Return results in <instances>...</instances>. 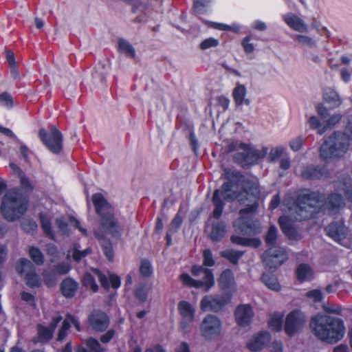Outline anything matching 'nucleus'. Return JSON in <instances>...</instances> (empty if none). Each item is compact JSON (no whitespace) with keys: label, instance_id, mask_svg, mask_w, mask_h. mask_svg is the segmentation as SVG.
<instances>
[{"label":"nucleus","instance_id":"7c9ffc66","mask_svg":"<svg viewBox=\"0 0 352 352\" xmlns=\"http://www.w3.org/2000/svg\"><path fill=\"white\" fill-rule=\"evenodd\" d=\"M261 281L267 288L275 292H279L281 286L276 276L272 272H265L261 276Z\"/></svg>","mask_w":352,"mask_h":352},{"label":"nucleus","instance_id":"2f4dec72","mask_svg":"<svg viewBox=\"0 0 352 352\" xmlns=\"http://www.w3.org/2000/svg\"><path fill=\"white\" fill-rule=\"evenodd\" d=\"M323 100L331 109L338 107L342 102L338 93L331 88H327L324 90L323 94Z\"/></svg>","mask_w":352,"mask_h":352},{"label":"nucleus","instance_id":"6ab92c4d","mask_svg":"<svg viewBox=\"0 0 352 352\" xmlns=\"http://www.w3.org/2000/svg\"><path fill=\"white\" fill-rule=\"evenodd\" d=\"M271 340V335L266 331H263L255 334L248 342L247 348L252 352H258L269 344Z\"/></svg>","mask_w":352,"mask_h":352},{"label":"nucleus","instance_id":"680f3d73","mask_svg":"<svg viewBox=\"0 0 352 352\" xmlns=\"http://www.w3.org/2000/svg\"><path fill=\"white\" fill-rule=\"evenodd\" d=\"M20 186L21 189L27 192H32L34 189L30 180L25 175L21 176L20 178Z\"/></svg>","mask_w":352,"mask_h":352},{"label":"nucleus","instance_id":"3c124183","mask_svg":"<svg viewBox=\"0 0 352 352\" xmlns=\"http://www.w3.org/2000/svg\"><path fill=\"white\" fill-rule=\"evenodd\" d=\"M56 274L54 273L52 269L50 270L44 271L43 273V277L44 283L48 287L53 286L56 283Z\"/></svg>","mask_w":352,"mask_h":352},{"label":"nucleus","instance_id":"5701e85b","mask_svg":"<svg viewBox=\"0 0 352 352\" xmlns=\"http://www.w3.org/2000/svg\"><path fill=\"white\" fill-rule=\"evenodd\" d=\"M325 206L329 214L333 215L338 213L344 206L342 196L336 192L330 193L325 200Z\"/></svg>","mask_w":352,"mask_h":352},{"label":"nucleus","instance_id":"a211bd4d","mask_svg":"<svg viewBox=\"0 0 352 352\" xmlns=\"http://www.w3.org/2000/svg\"><path fill=\"white\" fill-rule=\"evenodd\" d=\"M91 272L94 273L96 276H97L98 280L100 283L101 287L104 289L108 291L110 287L114 289H117L120 287L121 280L120 276L118 275L111 274L109 275V278H108L107 276L98 268L91 267Z\"/></svg>","mask_w":352,"mask_h":352},{"label":"nucleus","instance_id":"c85d7f7f","mask_svg":"<svg viewBox=\"0 0 352 352\" xmlns=\"http://www.w3.org/2000/svg\"><path fill=\"white\" fill-rule=\"evenodd\" d=\"M226 232V226L223 221L214 222L212 225L210 238L213 242L220 241Z\"/></svg>","mask_w":352,"mask_h":352},{"label":"nucleus","instance_id":"4d7b16f0","mask_svg":"<svg viewBox=\"0 0 352 352\" xmlns=\"http://www.w3.org/2000/svg\"><path fill=\"white\" fill-rule=\"evenodd\" d=\"M91 252V250L89 248H86L84 250H79L76 248H74L72 254V257L75 261L79 262L83 258L89 255Z\"/></svg>","mask_w":352,"mask_h":352},{"label":"nucleus","instance_id":"1a4fd4ad","mask_svg":"<svg viewBox=\"0 0 352 352\" xmlns=\"http://www.w3.org/2000/svg\"><path fill=\"white\" fill-rule=\"evenodd\" d=\"M16 270L23 277L26 285L29 288L36 289L41 286V278L36 273L35 266L28 259L25 258H20L16 264Z\"/></svg>","mask_w":352,"mask_h":352},{"label":"nucleus","instance_id":"6e6552de","mask_svg":"<svg viewBox=\"0 0 352 352\" xmlns=\"http://www.w3.org/2000/svg\"><path fill=\"white\" fill-rule=\"evenodd\" d=\"M38 138L43 144L52 153L60 154L63 148V136L56 126L52 125L50 130L41 129L38 131Z\"/></svg>","mask_w":352,"mask_h":352},{"label":"nucleus","instance_id":"a18cd8bd","mask_svg":"<svg viewBox=\"0 0 352 352\" xmlns=\"http://www.w3.org/2000/svg\"><path fill=\"white\" fill-rule=\"evenodd\" d=\"M101 247L102 252L107 260L110 262H113L114 258V251L112 243L109 240H104L101 245Z\"/></svg>","mask_w":352,"mask_h":352},{"label":"nucleus","instance_id":"4468645a","mask_svg":"<svg viewBox=\"0 0 352 352\" xmlns=\"http://www.w3.org/2000/svg\"><path fill=\"white\" fill-rule=\"evenodd\" d=\"M200 329L204 338L206 340H212L220 334L221 322L218 317L208 314L201 323Z\"/></svg>","mask_w":352,"mask_h":352},{"label":"nucleus","instance_id":"774afa93","mask_svg":"<svg viewBox=\"0 0 352 352\" xmlns=\"http://www.w3.org/2000/svg\"><path fill=\"white\" fill-rule=\"evenodd\" d=\"M217 103L220 106L223 111L228 110L230 104V100L225 96H219L216 98Z\"/></svg>","mask_w":352,"mask_h":352},{"label":"nucleus","instance_id":"603ef678","mask_svg":"<svg viewBox=\"0 0 352 352\" xmlns=\"http://www.w3.org/2000/svg\"><path fill=\"white\" fill-rule=\"evenodd\" d=\"M219 44V41L218 39L210 37L204 39L199 44L200 49L205 50L209 49L210 47H215L218 46Z\"/></svg>","mask_w":352,"mask_h":352},{"label":"nucleus","instance_id":"864d4df0","mask_svg":"<svg viewBox=\"0 0 352 352\" xmlns=\"http://www.w3.org/2000/svg\"><path fill=\"white\" fill-rule=\"evenodd\" d=\"M0 104L8 109H11L13 107V100L12 96L4 91L0 94Z\"/></svg>","mask_w":352,"mask_h":352},{"label":"nucleus","instance_id":"4be33fe9","mask_svg":"<svg viewBox=\"0 0 352 352\" xmlns=\"http://www.w3.org/2000/svg\"><path fill=\"white\" fill-rule=\"evenodd\" d=\"M219 286L224 294H232L235 287L233 272L230 269L224 270L218 279Z\"/></svg>","mask_w":352,"mask_h":352},{"label":"nucleus","instance_id":"de8ad7c7","mask_svg":"<svg viewBox=\"0 0 352 352\" xmlns=\"http://www.w3.org/2000/svg\"><path fill=\"white\" fill-rule=\"evenodd\" d=\"M51 269L56 275H65L70 271L71 267L69 264L62 262L53 265Z\"/></svg>","mask_w":352,"mask_h":352},{"label":"nucleus","instance_id":"a19ab883","mask_svg":"<svg viewBox=\"0 0 352 352\" xmlns=\"http://www.w3.org/2000/svg\"><path fill=\"white\" fill-rule=\"evenodd\" d=\"M38 336L41 342L50 341L54 335V332L48 327H45L41 324L37 325Z\"/></svg>","mask_w":352,"mask_h":352},{"label":"nucleus","instance_id":"8fccbe9b","mask_svg":"<svg viewBox=\"0 0 352 352\" xmlns=\"http://www.w3.org/2000/svg\"><path fill=\"white\" fill-rule=\"evenodd\" d=\"M305 296L309 299H311L314 302L318 303L322 301L323 294L322 292L318 289H314L307 292Z\"/></svg>","mask_w":352,"mask_h":352},{"label":"nucleus","instance_id":"f704fd0d","mask_svg":"<svg viewBox=\"0 0 352 352\" xmlns=\"http://www.w3.org/2000/svg\"><path fill=\"white\" fill-rule=\"evenodd\" d=\"M245 252L228 249L221 252V256L229 261L230 263L236 265L239 263V259L243 256Z\"/></svg>","mask_w":352,"mask_h":352},{"label":"nucleus","instance_id":"2eb2a0df","mask_svg":"<svg viewBox=\"0 0 352 352\" xmlns=\"http://www.w3.org/2000/svg\"><path fill=\"white\" fill-rule=\"evenodd\" d=\"M177 309L182 316L179 327L185 334L189 331V328L195 320V310L193 306L186 300H180L178 302Z\"/></svg>","mask_w":352,"mask_h":352},{"label":"nucleus","instance_id":"39448f33","mask_svg":"<svg viewBox=\"0 0 352 352\" xmlns=\"http://www.w3.org/2000/svg\"><path fill=\"white\" fill-rule=\"evenodd\" d=\"M350 135L341 131H335L324 138L319 148L320 159L325 162L342 157L349 150L352 142V122L346 126Z\"/></svg>","mask_w":352,"mask_h":352},{"label":"nucleus","instance_id":"c03bdc74","mask_svg":"<svg viewBox=\"0 0 352 352\" xmlns=\"http://www.w3.org/2000/svg\"><path fill=\"white\" fill-rule=\"evenodd\" d=\"M153 270L151 262L146 258L141 261L140 266V273L143 277H150L153 274Z\"/></svg>","mask_w":352,"mask_h":352},{"label":"nucleus","instance_id":"ea45409f","mask_svg":"<svg viewBox=\"0 0 352 352\" xmlns=\"http://www.w3.org/2000/svg\"><path fill=\"white\" fill-rule=\"evenodd\" d=\"M182 283L189 287H195L197 289L202 288L204 291V285L201 280H195L192 278L188 274L183 273L179 276Z\"/></svg>","mask_w":352,"mask_h":352},{"label":"nucleus","instance_id":"09e8293b","mask_svg":"<svg viewBox=\"0 0 352 352\" xmlns=\"http://www.w3.org/2000/svg\"><path fill=\"white\" fill-rule=\"evenodd\" d=\"M214 264L215 260L212 251L210 249L204 250L203 252V265L206 267H212Z\"/></svg>","mask_w":352,"mask_h":352},{"label":"nucleus","instance_id":"e433bc0d","mask_svg":"<svg viewBox=\"0 0 352 352\" xmlns=\"http://www.w3.org/2000/svg\"><path fill=\"white\" fill-rule=\"evenodd\" d=\"M151 290V285L145 283L139 284L135 290V296L136 299L141 303H144L148 296V294Z\"/></svg>","mask_w":352,"mask_h":352},{"label":"nucleus","instance_id":"5fc2aeb1","mask_svg":"<svg viewBox=\"0 0 352 352\" xmlns=\"http://www.w3.org/2000/svg\"><path fill=\"white\" fill-rule=\"evenodd\" d=\"M252 40V36L248 35L245 36L241 41V45L243 48L244 52L246 54H251L254 50V45L252 43L250 42Z\"/></svg>","mask_w":352,"mask_h":352},{"label":"nucleus","instance_id":"7ed1b4c3","mask_svg":"<svg viewBox=\"0 0 352 352\" xmlns=\"http://www.w3.org/2000/svg\"><path fill=\"white\" fill-rule=\"evenodd\" d=\"M91 200L96 214L99 217L100 230L94 232L98 240L104 239L106 235L118 240L121 238L124 227L116 217L114 208L100 192L92 195Z\"/></svg>","mask_w":352,"mask_h":352},{"label":"nucleus","instance_id":"0eeeda50","mask_svg":"<svg viewBox=\"0 0 352 352\" xmlns=\"http://www.w3.org/2000/svg\"><path fill=\"white\" fill-rule=\"evenodd\" d=\"M234 149L243 151L236 153L233 157L234 162L243 168L256 164L261 159H263L266 156L268 151L266 147H263L261 151L255 149L250 144L245 142H240Z\"/></svg>","mask_w":352,"mask_h":352},{"label":"nucleus","instance_id":"473e14b6","mask_svg":"<svg viewBox=\"0 0 352 352\" xmlns=\"http://www.w3.org/2000/svg\"><path fill=\"white\" fill-rule=\"evenodd\" d=\"M41 228L44 234L52 240H55V234L52 228V221L48 215L45 212L38 214Z\"/></svg>","mask_w":352,"mask_h":352},{"label":"nucleus","instance_id":"58836bf2","mask_svg":"<svg viewBox=\"0 0 352 352\" xmlns=\"http://www.w3.org/2000/svg\"><path fill=\"white\" fill-rule=\"evenodd\" d=\"M265 243L268 248L276 247L278 239V230L275 225H271L265 236Z\"/></svg>","mask_w":352,"mask_h":352},{"label":"nucleus","instance_id":"423d86ee","mask_svg":"<svg viewBox=\"0 0 352 352\" xmlns=\"http://www.w3.org/2000/svg\"><path fill=\"white\" fill-rule=\"evenodd\" d=\"M29 200L18 188L9 190L3 197L1 212L8 221L20 219L28 210Z\"/></svg>","mask_w":352,"mask_h":352},{"label":"nucleus","instance_id":"4c0bfd02","mask_svg":"<svg viewBox=\"0 0 352 352\" xmlns=\"http://www.w3.org/2000/svg\"><path fill=\"white\" fill-rule=\"evenodd\" d=\"M118 51L124 53L126 56L133 58L136 56L134 47L124 38H119L118 41Z\"/></svg>","mask_w":352,"mask_h":352},{"label":"nucleus","instance_id":"6e6d98bb","mask_svg":"<svg viewBox=\"0 0 352 352\" xmlns=\"http://www.w3.org/2000/svg\"><path fill=\"white\" fill-rule=\"evenodd\" d=\"M183 223V219L182 217L179 215L176 214L175 217L173 219V220L170 222L169 231L171 232L176 233L179 231Z\"/></svg>","mask_w":352,"mask_h":352},{"label":"nucleus","instance_id":"b1692460","mask_svg":"<svg viewBox=\"0 0 352 352\" xmlns=\"http://www.w3.org/2000/svg\"><path fill=\"white\" fill-rule=\"evenodd\" d=\"M327 235L335 241L340 242L345 238V226L344 222L336 221L325 228Z\"/></svg>","mask_w":352,"mask_h":352},{"label":"nucleus","instance_id":"9d476101","mask_svg":"<svg viewBox=\"0 0 352 352\" xmlns=\"http://www.w3.org/2000/svg\"><path fill=\"white\" fill-rule=\"evenodd\" d=\"M331 175V170L326 164H308L302 166L300 172V177L305 181H323Z\"/></svg>","mask_w":352,"mask_h":352},{"label":"nucleus","instance_id":"9b49d317","mask_svg":"<svg viewBox=\"0 0 352 352\" xmlns=\"http://www.w3.org/2000/svg\"><path fill=\"white\" fill-rule=\"evenodd\" d=\"M232 294L224 295H206L200 302V308L203 311H212L217 313L224 309L230 302Z\"/></svg>","mask_w":352,"mask_h":352},{"label":"nucleus","instance_id":"dca6fc26","mask_svg":"<svg viewBox=\"0 0 352 352\" xmlns=\"http://www.w3.org/2000/svg\"><path fill=\"white\" fill-rule=\"evenodd\" d=\"M87 323L93 331L101 333L105 331L109 327L110 318L106 312L94 309L89 314Z\"/></svg>","mask_w":352,"mask_h":352},{"label":"nucleus","instance_id":"13d9d810","mask_svg":"<svg viewBox=\"0 0 352 352\" xmlns=\"http://www.w3.org/2000/svg\"><path fill=\"white\" fill-rule=\"evenodd\" d=\"M210 27L219 30H224V31H234L237 32L239 30V28H232L229 25L221 23H217V22H209Z\"/></svg>","mask_w":352,"mask_h":352},{"label":"nucleus","instance_id":"bb28decb","mask_svg":"<svg viewBox=\"0 0 352 352\" xmlns=\"http://www.w3.org/2000/svg\"><path fill=\"white\" fill-rule=\"evenodd\" d=\"M246 87L244 85L238 84L234 89L232 92V97L236 107H241L243 104L249 106L251 100L249 98H245Z\"/></svg>","mask_w":352,"mask_h":352},{"label":"nucleus","instance_id":"c756f323","mask_svg":"<svg viewBox=\"0 0 352 352\" xmlns=\"http://www.w3.org/2000/svg\"><path fill=\"white\" fill-rule=\"evenodd\" d=\"M85 344L88 349L82 346L76 348V352H105L106 349L100 346L98 340L93 337H89L85 340Z\"/></svg>","mask_w":352,"mask_h":352},{"label":"nucleus","instance_id":"c9c22d12","mask_svg":"<svg viewBox=\"0 0 352 352\" xmlns=\"http://www.w3.org/2000/svg\"><path fill=\"white\" fill-rule=\"evenodd\" d=\"M94 274L91 272H85L81 279L82 285L86 289H90L93 293L98 292V285L96 283Z\"/></svg>","mask_w":352,"mask_h":352},{"label":"nucleus","instance_id":"f8f14e48","mask_svg":"<svg viewBox=\"0 0 352 352\" xmlns=\"http://www.w3.org/2000/svg\"><path fill=\"white\" fill-rule=\"evenodd\" d=\"M306 322L305 314L300 309H294L286 316L284 331L288 336L292 337L303 329Z\"/></svg>","mask_w":352,"mask_h":352},{"label":"nucleus","instance_id":"69168bd1","mask_svg":"<svg viewBox=\"0 0 352 352\" xmlns=\"http://www.w3.org/2000/svg\"><path fill=\"white\" fill-rule=\"evenodd\" d=\"M303 142L304 140L302 136H298L296 138L292 140L289 143L291 149L294 151H299L302 146Z\"/></svg>","mask_w":352,"mask_h":352},{"label":"nucleus","instance_id":"a878e982","mask_svg":"<svg viewBox=\"0 0 352 352\" xmlns=\"http://www.w3.org/2000/svg\"><path fill=\"white\" fill-rule=\"evenodd\" d=\"M285 23L292 30L299 32H307V26L300 17L292 12H289L283 17Z\"/></svg>","mask_w":352,"mask_h":352},{"label":"nucleus","instance_id":"cd10ccee","mask_svg":"<svg viewBox=\"0 0 352 352\" xmlns=\"http://www.w3.org/2000/svg\"><path fill=\"white\" fill-rule=\"evenodd\" d=\"M296 276L300 283L309 282L314 278L313 270L306 263L298 265L296 270Z\"/></svg>","mask_w":352,"mask_h":352},{"label":"nucleus","instance_id":"aec40b11","mask_svg":"<svg viewBox=\"0 0 352 352\" xmlns=\"http://www.w3.org/2000/svg\"><path fill=\"white\" fill-rule=\"evenodd\" d=\"M190 272L194 276H199L201 274H204L201 280L204 285V292H208L215 284L214 276L212 270L204 267L202 265H194Z\"/></svg>","mask_w":352,"mask_h":352},{"label":"nucleus","instance_id":"412c9836","mask_svg":"<svg viewBox=\"0 0 352 352\" xmlns=\"http://www.w3.org/2000/svg\"><path fill=\"white\" fill-rule=\"evenodd\" d=\"M254 313L252 307L249 305H240L236 307L234 311L235 320L240 327H247L252 321Z\"/></svg>","mask_w":352,"mask_h":352},{"label":"nucleus","instance_id":"e2e57ef3","mask_svg":"<svg viewBox=\"0 0 352 352\" xmlns=\"http://www.w3.org/2000/svg\"><path fill=\"white\" fill-rule=\"evenodd\" d=\"M296 40L303 45L312 47L315 45V41L310 37L305 35H296Z\"/></svg>","mask_w":352,"mask_h":352},{"label":"nucleus","instance_id":"f3484780","mask_svg":"<svg viewBox=\"0 0 352 352\" xmlns=\"http://www.w3.org/2000/svg\"><path fill=\"white\" fill-rule=\"evenodd\" d=\"M278 223L284 235L291 241H300L302 239L301 232L292 224L288 216H280Z\"/></svg>","mask_w":352,"mask_h":352},{"label":"nucleus","instance_id":"49530a36","mask_svg":"<svg viewBox=\"0 0 352 352\" xmlns=\"http://www.w3.org/2000/svg\"><path fill=\"white\" fill-rule=\"evenodd\" d=\"M308 123L311 129H318L319 135H322L326 131V126H322L320 121L315 116H312L309 118Z\"/></svg>","mask_w":352,"mask_h":352},{"label":"nucleus","instance_id":"bf43d9fd","mask_svg":"<svg viewBox=\"0 0 352 352\" xmlns=\"http://www.w3.org/2000/svg\"><path fill=\"white\" fill-rule=\"evenodd\" d=\"M284 149L283 147L272 148L270 152L268 160L269 162H275L283 155Z\"/></svg>","mask_w":352,"mask_h":352},{"label":"nucleus","instance_id":"0e129e2a","mask_svg":"<svg viewBox=\"0 0 352 352\" xmlns=\"http://www.w3.org/2000/svg\"><path fill=\"white\" fill-rule=\"evenodd\" d=\"M20 296L22 300L26 302L31 306H36L35 296L31 293L23 291L21 292Z\"/></svg>","mask_w":352,"mask_h":352},{"label":"nucleus","instance_id":"393cba45","mask_svg":"<svg viewBox=\"0 0 352 352\" xmlns=\"http://www.w3.org/2000/svg\"><path fill=\"white\" fill-rule=\"evenodd\" d=\"M79 287L78 283L71 277L64 278L60 285V292L66 298L75 296Z\"/></svg>","mask_w":352,"mask_h":352},{"label":"nucleus","instance_id":"f257e3e1","mask_svg":"<svg viewBox=\"0 0 352 352\" xmlns=\"http://www.w3.org/2000/svg\"><path fill=\"white\" fill-rule=\"evenodd\" d=\"M224 182L219 189L214 191L212 202L214 206L212 217L219 219L223 212L226 201L232 202L236 198V192L232 190L234 185L242 184L239 192V201L245 205L239 211V217L234 221L233 227L236 233L242 235H257L262 232V226L258 221H252L251 217L256 212L258 208L260 189L256 184L236 170H227Z\"/></svg>","mask_w":352,"mask_h":352},{"label":"nucleus","instance_id":"ddd939ff","mask_svg":"<svg viewBox=\"0 0 352 352\" xmlns=\"http://www.w3.org/2000/svg\"><path fill=\"white\" fill-rule=\"evenodd\" d=\"M288 259V254L283 248L270 247L263 252L262 261L266 267L276 270Z\"/></svg>","mask_w":352,"mask_h":352},{"label":"nucleus","instance_id":"338daca9","mask_svg":"<svg viewBox=\"0 0 352 352\" xmlns=\"http://www.w3.org/2000/svg\"><path fill=\"white\" fill-rule=\"evenodd\" d=\"M248 238L240 236L236 234H232L230 236V241L232 243L246 247Z\"/></svg>","mask_w":352,"mask_h":352},{"label":"nucleus","instance_id":"f03ea898","mask_svg":"<svg viewBox=\"0 0 352 352\" xmlns=\"http://www.w3.org/2000/svg\"><path fill=\"white\" fill-rule=\"evenodd\" d=\"M324 200V194L319 190L304 188L286 199V204L295 220L302 221L316 218L320 212L319 205Z\"/></svg>","mask_w":352,"mask_h":352},{"label":"nucleus","instance_id":"79ce46f5","mask_svg":"<svg viewBox=\"0 0 352 352\" xmlns=\"http://www.w3.org/2000/svg\"><path fill=\"white\" fill-rule=\"evenodd\" d=\"M28 253L31 259L37 265H41L43 264L44 256L38 248L35 246H30Z\"/></svg>","mask_w":352,"mask_h":352},{"label":"nucleus","instance_id":"20e7f679","mask_svg":"<svg viewBox=\"0 0 352 352\" xmlns=\"http://www.w3.org/2000/svg\"><path fill=\"white\" fill-rule=\"evenodd\" d=\"M310 328L320 340L329 344H335L342 339L345 327L341 318L327 314H318L311 318Z\"/></svg>","mask_w":352,"mask_h":352},{"label":"nucleus","instance_id":"72a5a7b5","mask_svg":"<svg viewBox=\"0 0 352 352\" xmlns=\"http://www.w3.org/2000/svg\"><path fill=\"white\" fill-rule=\"evenodd\" d=\"M283 314L280 312H274L270 316L268 321L269 328L274 331L280 332L283 329Z\"/></svg>","mask_w":352,"mask_h":352},{"label":"nucleus","instance_id":"052dcab7","mask_svg":"<svg viewBox=\"0 0 352 352\" xmlns=\"http://www.w3.org/2000/svg\"><path fill=\"white\" fill-rule=\"evenodd\" d=\"M56 225L58 229V231L63 234H68L69 232L68 223L65 221L63 218H58L56 220Z\"/></svg>","mask_w":352,"mask_h":352},{"label":"nucleus","instance_id":"37998d69","mask_svg":"<svg viewBox=\"0 0 352 352\" xmlns=\"http://www.w3.org/2000/svg\"><path fill=\"white\" fill-rule=\"evenodd\" d=\"M21 227L25 233L30 234L37 230L38 225L34 219L28 218L21 221Z\"/></svg>","mask_w":352,"mask_h":352}]
</instances>
